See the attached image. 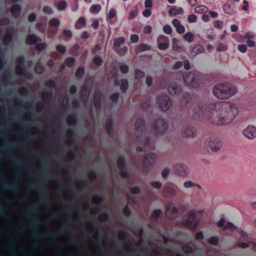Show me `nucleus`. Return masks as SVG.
<instances>
[{"mask_svg":"<svg viewBox=\"0 0 256 256\" xmlns=\"http://www.w3.org/2000/svg\"><path fill=\"white\" fill-rule=\"evenodd\" d=\"M84 74V68H78V70L76 72V75L77 76H82Z\"/></svg>","mask_w":256,"mask_h":256,"instance_id":"nucleus-30","label":"nucleus"},{"mask_svg":"<svg viewBox=\"0 0 256 256\" xmlns=\"http://www.w3.org/2000/svg\"><path fill=\"white\" fill-rule=\"evenodd\" d=\"M184 81L188 85L194 86L196 85L195 76L192 74H188L184 77Z\"/></svg>","mask_w":256,"mask_h":256,"instance_id":"nucleus-7","label":"nucleus"},{"mask_svg":"<svg viewBox=\"0 0 256 256\" xmlns=\"http://www.w3.org/2000/svg\"><path fill=\"white\" fill-rule=\"evenodd\" d=\"M102 60L100 58L96 56L94 58V62L98 65L100 66L102 64Z\"/></svg>","mask_w":256,"mask_h":256,"instance_id":"nucleus-33","label":"nucleus"},{"mask_svg":"<svg viewBox=\"0 0 256 256\" xmlns=\"http://www.w3.org/2000/svg\"><path fill=\"white\" fill-rule=\"evenodd\" d=\"M146 7H151L152 6V2L151 0H146L145 2Z\"/></svg>","mask_w":256,"mask_h":256,"instance_id":"nucleus-61","label":"nucleus"},{"mask_svg":"<svg viewBox=\"0 0 256 256\" xmlns=\"http://www.w3.org/2000/svg\"><path fill=\"white\" fill-rule=\"evenodd\" d=\"M173 24L174 25V26L176 28L177 27H178L179 26H180L181 24H180V21L178 20H173Z\"/></svg>","mask_w":256,"mask_h":256,"instance_id":"nucleus-51","label":"nucleus"},{"mask_svg":"<svg viewBox=\"0 0 256 256\" xmlns=\"http://www.w3.org/2000/svg\"><path fill=\"white\" fill-rule=\"evenodd\" d=\"M144 124V122L142 120H138L135 124V126L136 128L140 129V126H143Z\"/></svg>","mask_w":256,"mask_h":256,"instance_id":"nucleus-29","label":"nucleus"},{"mask_svg":"<svg viewBox=\"0 0 256 256\" xmlns=\"http://www.w3.org/2000/svg\"><path fill=\"white\" fill-rule=\"evenodd\" d=\"M24 68L22 65L18 64L16 68V72L18 74H21L24 72Z\"/></svg>","mask_w":256,"mask_h":256,"instance_id":"nucleus-34","label":"nucleus"},{"mask_svg":"<svg viewBox=\"0 0 256 256\" xmlns=\"http://www.w3.org/2000/svg\"><path fill=\"white\" fill-rule=\"evenodd\" d=\"M193 186V184L192 182H186L184 183V186L186 187V188H188V187H190L192 186Z\"/></svg>","mask_w":256,"mask_h":256,"instance_id":"nucleus-64","label":"nucleus"},{"mask_svg":"<svg viewBox=\"0 0 256 256\" xmlns=\"http://www.w3.org/2000/svg\"><path fill=\"white\" fill-rule=\"evenodd\" d=\"M218 242V238L216 236H213L210 238L208 242L210 244H213V245H216Z\"/></svg>","mask_w":256,"mask_h":256,"instance_id":"nucleus-23","label":"nucleus"},{"mask_svg":"<svg viewBox=\"0 0 256 256\" xmlns=\"http://www.w3.org/2000/svg\"><path fill=\"white\" fill-rule=\"evenodd\" d=\"M184 68L186 70H188L190 68V64L188 60L184 61Z\"/></svg>","mask_w":256,"mask_h":256,"instance_id":"nucleus-55","label":"nucleus"},{"mask_svg":"<svg viewBox=\"0 0 256 256\" xmlns=\"http://www.w3.org/2000/svg\"><path fill=\"white\" fill-rule=\"evenodd\" d=\"M41 38L34 34H29L26 38V43L28 45H34L36 42H41Z\"/></svg>","mask_w":256,"mask_h":256,"instance_id":"nucleus-6","label":"nucleus"},{"mask_svg":"<svg viewBox=\"0 0 256 256\" xmlns=\"http://www.w3.org/2000/svg\"><path fill=\"white\" fill-rule=\"evenodd\" d=\"M108 218V214H102L100 216V219L102 220H106V219H107Z\"/></svg>","mask_w":256,"mask_h":256,"instance_id":"nucleus-57","label":"nucleus"},{"mask_svg":"<svg viewBox=\"0 0 256 256\" xmlns=\"http://www.w3.org/2000/svg\"><path fill=\"white\" fill-rule=\"evenodd\" d=\"M56 49L58 51H59L62 54L64 53L66 51V48L62 45H59L56 46Z\"/></svg>","mask_w":256,"mask_h":256,"instance_id":"nucleus-36","label":"nucleus"},{"mask_svg":"<svg viewBox=\"0 0 256 256\" xmlns=\"http://www.w3.org/2000/svg\"><path fill=\"white\" fill-rule=\"evenodd\" d=\"M157 104L160 108L163 111H167L172 106L171 100L166 94H162L158 98Z\"/></svg>","mask_w":256,"mask_h":256,"instance_id":"nucleus-2","label":"nucleus"},{"mask_svg":"<svg viewBox=\"0 0 256 256\" xmlns=\"http://www.w3.org/2000/svg\"><path fill=\"white\" fill-rule=\"evenodd\" d=\"M149 48H150V47L148 46L145 45V44H142L141 46H139L138 50H139V51L142 52V51L148 50H149Z\"/></svg>","mask_w":256,"mask_h":256,"instance_id":"nucleus-38","label":"nucleus"},{"mask_svg":"<svg viewBox=\"0 0 256 256\" xmlns=\"http://www.w3.org/2000/svg\"><path fill=\"white\" fill-rule=\"evenodd\" d=\"M89 36V34L88 32H84L82 34V38H88Z\"/></svg>","mask_w":256,"mask_h":256,"instance_id":"nucleus-62","label":"nucleus"},{"mask_svg":"<svg viewBox=\"0 0 256 256\" xmlns=\"http://www.w3.org/2000/svg\"><path fill=\"white\" fill-rule=\"evenodd\" d=\"M76 91V88L75 86H70V92L71 94H74Z\"/></svg>","mask_w":256,"mask_h":256,"instance_id":"nucleus-60","label":"nucleus"},{"mask_svg":"<svg viewBox=\"0 0 256 256\" xmlns=\"http://www.w3.org/2000/svg\"><path fill=\"white\" fill-rule=\"evenodd\" d=\"M66 65L68 66H73L74 62V58H69L66 60Z\"/></svg>","mask_w":256,"mask_h":256,"instance_id":"nucleus-27","label":"nucleus"},{"mask_svg":"<svg viewBox=\"0 0 256 256\" xmlns=\"http://www.w3.org/2000/svg\"><path fill=\"white\" fill-rule=\"evenodd\" d=\"M168 44L167 42H162L158 44V48L160 50H164L168 48Z\"/></svg>","mask_w":256,"mask_h":256,"instance_id":"nucleus-31","label":"nucleus"},{"mask_svg":"<svg viewBox=\"0 0 256 256\" xmlns=\"http://www.w3.org/2000/svg\"><path fill=\"white\" fill-rule=\"evenodd\" d=\"M104 200V198L99 196H96L93 197L92 201L96 204L102 202Z\"/></svg>","mask_w":256,"mask_h":256,"instance_id":"nucleus-24","label":"nucleus"},{"mask_svg":"<svg viewBox=\"0 0 256 256\" xmlns=\"http://www.w3.org/2000/svg\"><path fill=\"white\" fill-rule=\"evenodd\" d=\"M172 48L175 51H180L182 47L176 42V39L173 40Z\"/></svg>","mask_w":256,"mask_h":256,"instance_id":"nucleus-21","label":"nucleus"},{"mask_svg":"<svg viewBox=\"0 0 256 256\" xmlns=\"http://www.w3.org/2000/svg\"><path fill=\"white\" fill-rule=\"evenodd\" d=\"M182 11V8H172L170 10L169 13L170 15H176L180 14Z\"/></svg>","mask_w":256,"mask_h":256,"instance_id":"nucleus-15","label":"nucleus"},{"mask_svg":"<svg viewBox=\"0 0 256 256\" xmlns=\"http://www.w3.org/2000/svg\"><path fill=\"white\" fill-rule=\"evenodd\" d=\"M168 90L171 94H176L180 91V88L176 84H172L168 86Z\"/></svg>","mask_w":256,"mask_h":256,"instance_id":"nucleus-8","label":"nucleus"},{"mask_svg":"<svg viewBox=\"0 0 256 256\" xmlns=\"http://www.w3.org/2000/svg\"><path fill=\"white\" fill-rule=\"evenodd\" d=\"M21 8L19 6L15 5L13 6L10 10L11 14L14 17H18L20 14Z\"/></svg>","mask_w":256,"mask_h":256,"instance_id":"nucleus-9","label":"nucleus"},{"mask_svg":"<svg viewBox=\"0 0 256 256\" xmlns=\"http://www.w3.org/2000/svg\"><path fill=\"white\" fill-rule=\"evenodd\" d=\"M188 20L190 22H194L196 20V16L194 14H191L188 16Z\"/></svg>","mask_w":256,"mask_h":256,"instance_id":"nucleus-45","label":"nucleus"},{"mask_svg":"<svg viewBox=\"0 0 256 256\" xmlns=\"http://www.w3.org/2000/svg\"><path fill=\"white\" fill-rule=\"evenodd\" d=\"M64 34L66 36L70 37L72 35V32L70 30H64Z\"/></svg>","mask_w":256,"mask_h":256,"instance_id":"nucleus-53","label":"nucleus"},{"mask_svg":"<svg viewBox=\"0 0 256 256\" xmlns=\"http://www.w3.org/2000/svg\"><path fill=\"white\" fill-rule=\"evenodd\" d=\"M78 22L79 24H82L83 26L86 25V22L85 18L84 17L80 18L78 19Z\"/></svg>","mask_w":256,"mask_h":256,"instance_id":"nucleus-46","label":"nucleus"},{"mask_svg":"<svg viewBox=\"0 0 256 256\" xmlns=\"http://www.w3.org/2000/svg\"><path fill=\"white\" fill-rule=\"evenodd\" d=\"M239 50L242 52H245L246 50V46L245 45H240L239 46Z\"/></svg>","mask_w":256,"mask_h":256,"instance_id":"nucleus-58","label":"nucleus"},{"mask_svg":"<svg viewBox=\"0 0 256 256\" xmlns=\"http://www.w3.org/2000/svg\"><path fill=\"white\" fill-rule=\"evenodd\" d=\"M130 40L133 42H137L138 40V36L136 34L132 35Z\"/></svg>","mask_w":256,"mask_h":256,"instance_id":"nucleus-47","label":"nucleus"},{"mask_svg":"<svg viewBox=\"0 0 256 256\" xmlns=\"http://www.w3.org/2000/svg\"><path fill=\"white\" fill-rule=\"evenodd\" d=\"M49 24L51 26H58L60 24V21L58 19L54 18L50 20Z\"/></svg>","mask_w":256,"mask_h":256,"instance_id":"nucleus-16","label":"nucleus"},{"mask_svg":"<svg viewBox=\"0 0 256 256\" xmlns=\"http://www.w3.org/2000/svg\"><path fill=\"white\" fill-rule=\"evenodd\" d=\"M130 190L132 193L134 194H138L140 192V188L138 186H134L131 188Z\"/></svg>","mask_w":256,"mask_h":256,"instance_id":"nucleus-37","label":"nucleus"},{"mask_svg":"<svg viewBox=\"0 0 256 256\" xmlns=\"http://www.w3.org/2000/svg\"><path fill=\"white\" fill-rule=\"evenodd\" d=\"M169 174V170L165 169L162 172V176L163 178H166Z\"/></svg>","mask_w":256,"mask_h":256,"instance_id":"nucleus-52","label":"nucleus"},{"mask_svg":"<svg viewBox=\"0 0 256 256\" xmlns=\"http://www.w3.org/2000/svg\"><path fill=\"white\" fill-rule=\"evenodd\" d=\"M176 30L177 32L179 33V34H182V33H184V26L180 25V26H179L178 27H177L176 28Z\"/></svg>","mask_w":256,"mask_h":256,"instance_id":"nucleus-42","label":"nucleus"},{"mask_svg":"<svg viewBox=\"0 0 256 256\" xmlns=\"http://www.w3.org/2000/svg\"><path fill=\"white\" fill-rule=\"evenodd\" d=\"M194 34L191 32H188L184 35V38L188 42H192L194 40Z\"/></svg>","mask_w":256,"mask_h":256,"instance_id":"nucleus-14","label":"nucleus"},{"mask_svg":"<svg viewBox=\"0 0 256 256\" xmlns=\"http://www.w3.org/2000/svg\"><path fill=\"white\" fill-rule=\"evenodd\" d=\"M156 159V156L153 154H148L144 156L143 162V171L148 172L153 166Z\"/></svg>","mask_w":256,"mask_h":256,"instance_id":"nucleus-3","label":"nucleus"},{"mask_svg":"<svg viewBox=\"0 0 256 256\" xmlns=\"http://www.w3.org/2000/svg\"><path fill=\"white\" fill-rule=\"evenodd\" d=\"M228 90L224 89L223 87L216 86L214 90V95L220 99H224L228 97Z\"/></svg>","mask_w":256,"mask_h":256,"instance_id":"nucleus-4","label":"nucleus"},{"mask_svg":"<svg viewBox=\"0 0 256 256\" xmlns=\"http://www.w3.org/2000/svg\"><path fill=\"white\" fill-rule=\"evenodd\" d=\"M161 212H162L160 210H154L151 215L152 218L156 220L160 216Z\"/></svg>","mask_w":256,"mask_h":256,"instance_id":"nucleus-19","label":"nucleus"},{"mask_svg":"<svg viewBox=\"0 0 256 256\" xmlns=\"http://www.w3.org/2000/svg\"><path fill=\"white\" fill-rule=\"evenodd\" d=\"M182 64L181 62H176L173 66V68L174 70L178 69L182 66Z\"/></svg>","mask_w":256,"mask_h":256,"instance_id":"nucleus-43","label":"nucleus"},{"mask_svg":"<svg viewBox=\"0 0 256 256\" xmlns=\"http://www.w3.org/2000/svg\"><path fill=\"white\" fill-rule=\"evenodd\" d=\"M125 164H126V161H125V160L124 158H120L118 159V164L120 169L122 170L124 168V167L125 165Z\"/></svg>","mask_w":256,"mask_h":256,"instance_id":"nucleus-17","label":"nucleus"},{"mask_svg":"<svg viewBox=\"0 0 256 256\" xmlns=\"http://www.w3.org/2000/svg\"><path fill=\"white\" fill-rule=\"evenodd\" d=\"M124 213L126 216H129L130 214V209L128 208V207L126 206L124 208Z\"/></svg>","mask_w":256,"mask_h":256,"instance_id":"nucleus-48","label":"nucleus"},{"mask_svg":"<svg viewBox=\"0 0 256 256\" xmlns=\"http://www.w3.org/2000/svg\"><path fill=\"white\" fill-rule=\"evenodd\" d=\"M119 98V94L118 93H115L112 94L111 96V100L112 101L116 102V101Z\"/></svg>","mask_w":256,"mask_h":256,"instance_id":"nucleus-40","label":"nucleus"},{"mask_svg":"<svg viewBox=\"0 0 256 256\" xmlns=\"http://www.w3.org/2000/svg\"><path fill=\"white\" fill-rule=\"evenodd\" d=\"M150 14L151 12L148 9L146 10L143 12V14L144 16H150Z\"/></svg>","mask_w":256,"mask_h":256,"instance_id":"nucleus-56","label":"nucleus"},{"mask_svg":"<svg viewBox=\"0 0 256 256\" xmlns=\"http://www.w3.org/2000/svg\"><path fill=\"white\" fill-rule=\"evenodd\" d=\"M144 76V73L140 70H135V78L140 79Z\"/></svg>","mask_w":256,"mask_h":256,"instance_id":"nucleus-18","label":"nucleus"},{"mask_svg":"<svg viewBox=\"0 0 256 256\" xmlns=\"http://www.w3.org/2000/svg\"><path fill=\"white\" fill-rule=\"evenodd\" d=\"M175 194L174 190L170 188H166L163 189V194L166 196H170Z\"/></svg>","mask_w":256,"mask_h":256,"instance_id":"nucleus-12","label":"nucleus"},{"mask_svg":"<svg viewBox=\"0 0 256 256\" xmlns=\"http://www.w3.org/2000/svg\"><path fill=\"white\" fill-rule=\"evenodd\" d=\"M167 129V123L163 120L158 119L152 124L151 132L155 136H160L163 134Z\"/></svg>","mask_w":256,"mask_h":256,"instance_id":"nucleus-1","label":"nucleus"},{"mask_svg":"<svg viewBox=\"0 0 256 256\" xmlns=\"http://www.w3.org/2000/svg\"><path fill=\"white\" fill-rule=\"evenodd\" d=\"M144 30L146 33L150 34L151 32V27L147 26L144 28Z\"/></svg>","mask_w":256,"mask_h":256,"instance_id":"nucleus-63","label":"nucleus"},{"mask_svg":"<svg viewBox=\"0 0 256 256\" xmlns=\"http://www.w3.org/2000/svg\"><path fill=\"white\" fill-rule=\"evenodd\" d=\"M115 14L116 13L114 10H111L108 14V18H113L115 16Z\"/></svg>","mask_w":256,"mask_h":256,"instance_id":"nucleus-59","label":"nucleus"},{"mask_svg":"<svg viewBox=\"0 0 256 256\" xmlns=\"http://www.w3.org/2000/svg\"><path fill=\"white\" fill-rule=\"evenodd\" d=\"M66 6V4L64 2H61L58 4V8L60 10L64 9Z\"/></svg>","mask_w":256,"mask_h":256,"instance_id":"nucleus-54","label":"nucleus"},{"mask_svg":"<svg viewBox=\"0 0 256 256\" xmlns=\"http://www.w3.org/2000/svg\"><path fill=\"white\" fill-rule=\"evenodd\" d=\"M125 42V40L122 37H120L114 40V46L115 48H119L122 44Z\"/></svg>","mask_w":256,"mask_h":256,"instance_id":"nucleus-10","label":"nucleus"},{"mask_svg":"<svg viewBox=\"0 0 256 256\" xmlns=\"http://www.w3.org/2000/svg\"><path fill=\"white\" fill-rule=\"evenodd\" d=\"M146 83L148 86H150L152 83V78L150 76H146Z\"/></svg>","mask_w":256,"mask_h":256,"instance_id":"nucleus-41","label":"nucleus"},{"mask_svg":"<svg viewBox=\"0 0 256 256\" xmlns=\"http://www.w3.org/2000/svg\"><path fill=\"white\" fill-rule=\"evenodd\" d=\"M224 218H222L218 222V226L222 228H224V226H226L224 225Z\"/></svg>","mask_w":256,"mask_h":256,"instance_id":"nucleus-50","label":"nucleus"},{"mask_svg":"<svg viewBox=\"0 0 256 256\" xmlns=\"http://www.w3.org/2000/svg\"><path fill=\"white\" fill-rule=\"evenodd\" d=\"M36 14H30V16H28V20L30 22H32L36 20Z\"/></svg>","mask_w":256,"mask_h":256,"instance_id":"nucleus-49","label":"nucleus"},{"mask_svg":"<svg viewBox=\"0 0 256 256\" xmlns=\"http://www.w3.org/2000/svg\"><path fill=\"white\" fill-rule=\"evenodd\" d=\"M68 122L69 124H74L76 122V118L73 116H70L67 118Z\"/></svg>","mask_w":256,"mask_h":256,"instance_id":"nucleus-26","label":"nucleus"},{"mask_svg":"<svg viewBox=\"0 0 256 256\" xmlns=\"http://www.w3.org/2000/svg\"><path fill=\"white\" fill-rule=\"evenodd\" d=\"M178 208L172 203H169L166 205V214L168 218H174L178 213Z\"/></svg>","mask_w":256,"mask_h":256,"instance_id":"nucleus-5","label":"nucleus"},{"mask_svg":"<svg viewBox=\"0 0 256 256\" xmlns=\"http://www.w3.org/2000/svg\"><path fill=\"white\" fill-rule=\"evenodd\" d=\"M128 87V82L126 80L124 79L121 80L120 90L124 92Z\"/></svg>","mask_w":256,"mask_h":256,"instance_id":"nucleus-13","label":"nucleus"},{"mask_svg":"<svg viewBox=\"0 0 256 256\" xmlns=\"http://www.w3.org/2000/svg\"><path fill=\"white\" fill-rule=\"evenodd\" d=\"M12 34H8L6 35L4 38V42L5 44H8L12 39Z\"/></svg>","mask_w":256,"mask_h":256,"instance_id":"nucleus-25","label":"nucleus"},{"mask_svg":"<svg viewBox=\"0 0 256 256\" xmlns=\"http://www.w3.org/2000/svg\"><path fill=\"white\" fill-rule=\"evenodd\" d=\"M100 9V6L99 5H94L91 8V12L95 13L98 12Z\"/></svg>","mask_w":256,"mask_h":256,"instance_id":"nucleus-28","label":"nucleus"},{"mask_svg":"<svg viewBox=\"0 0 256 256\" xmlns=\"http://www.w3.org/2000/svg\"><path fill=\"white\" fill-rule=\"evenodd\" d=\"M236 226H234V224L230 222H228L226 225V226H224V230H226V229H230L231 230H234L236 229Z\"/></svg>","mask_w":256,"mask_h":256,"instance_id":"nucleus-22","label":"nucleus"},{"mask_svg":"<svg viewBox=\"0 0 256 256\" xmlns=\"http://www.w3.org/2000/svg\"><path fill=\"white\" fill-rule=\"evenodd\" d=\"M203 234L202 232H197L196 234L195 238L197 240H201L203 238Z\"/></svg>","mask_w":256,"mask_h":256,"instance_id":"nucleus-44","label":"nucleus"},{"mask_svg":"<svg viewBox=\"0 0 256 256\" xmlns=\"http://www.w3.org/2000/svg\"><path fill=\"white\" fill-rule=\"evenodd\" d=\"M120 70L122 73L126 74L128 72V68L126 65H122L120 66Z\"/></svg>","mask_w":256,"mask_h":256,"instance_id":"nucleus-32","label":"nucleus"},{"mask_svg":"<svg viewBox=\"0 0 256 256\" xmlns=\"http://www.w3.org/2000/svg\"><path fill=\"white\" fill-rule=\"evenodd\" d=\"M35 70L37 73L40 74L44 72V68L40 63L38 62L36 66Z\"/></svg>","mask_w":256,"mask_h":256,"instance_id":"nucleus-20","label":"nucleus"},{"mask_svg":"<svg viewBox=\"0 0 256 256\" xmlns=\"http://www.w3.org/2000/svg\"><path fill=\"white\" fill-rule=\"evenodd\" d=\"M164 31L167 34H170L172 32L171 28L169 26H165L164 27Z\"/></svg>","mask_w":256,"mask_h":256,"instance_id":"nucleus-39","label":"nucleus"},{"mask_svg":"<svg viewBox=\"0 0 256 256\" xmlns=\"http://www.w3.org/2000/svg\"><path fill=\"white\" fill-rule=\"evenodd\" d=\"M152 186L156 188H160L162 186V184L159 182H154L151 183Z\"/></svg>","mask_w":256,"mask_h":256,"instance_id":"nucleus-35","label":"nucleus"},{"mask_svg":"<svg viewBox=\"0 0 256 256\" xmlns=\"http://www.w3.org/2000/svg\"><path fill=\"white\" fill-rule=\"evenodd\" d=\"M35 49L38 51H41L44 50L46 48V44L45 42H36L34 43Z\"/></svg>","mask_w":256,"mask_h":256,"instance_id":"nucleus-11","label":"nucleus"}]
</instances>
